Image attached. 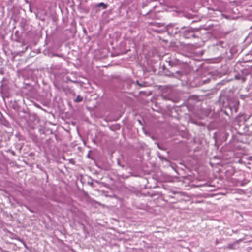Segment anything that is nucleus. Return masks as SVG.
Masks as SVG:
<instances>
[{
  "label": "nucleus",
  "instance_id": "nucleus-10",
  "mask_svg": "<svg viewBox=\"0 0 252 252\" xmlns=\"http://www.w3.org/2000/svg\"><path fill=\"white\" fill-rule=\"evenodd\" d=\"M239 241H236V242H235L234 243H233V244H229L227 246V248L228 249H234L235 248L234 247V245L236 243H238Z\"/></svg>",
  "mask_w": 252,
  "mask_h": 252
},
{
  "label": "nucleus",
  "instance_id": "nucleus-15",
  "mask_svg": "<svg viewBox=\"0 0 252 252\" xmlns=\"http://www.w3.org/2000/svg\"><path fill=\"white\" fill-rule=\"evenodd\" d=\"M158 27H161L162 26L161 23H157L156 24Z\"/></svg>",
  "mask_w": 252,
  "mask_h": 252
},
{
  "label": "nucleus",
  "instance_id": "nucleus-11",
  "mask_svg": "<svg viewBox=\"0 0 252 252\" xmlns=\"http://www.w3.org/2000/svg\"><path fill=\"white\" fill-rule=\"evenodd\" d=\"M136 84L138 86H139L140 87H145V86H146V82H143L142 83H139L138 82V81H136Z\"/></svg>",
  "mask_w": 252,
  "mask_h": 252
},
{
  "label": "nucleus",
  "instance_id": "nucleus-8",
  "mask_svg": "<svg viewBox=\"0 0 252 252\" xmlns=\"http://www.w3.org/2000/svg\"><path fill=\"white\" fill-rule=\"evenodd\" d=\"M111 128L113 130H118L120 128V125L119 124H115L114 126H111Z\"/></svg>",
  "mask_w": 252,
  "mask_h": 252
},
{
  "label": "nucleus",
  "instance_id": "nucleus-7",
  "mask_svg": "<svg viewBox=\"0 0 252 252\" xmlns=\"http://www.w3.org/2000/svg\"><path fill=\"white\" fill-rule=\"evenodd\" d=\"M96 7H102L103 9H106L107 8L108 5L106 4H105V3H103V2H101V3H100L98 4L96 6Z\"/></svg>",
  "mask_w": 252,
  "mask_h": 252
},
{
  "label": "nucleus",
  "instance_id": "nucleus-2",
  "mask_svg": "<svg viewBox=\"0 0 252 252\" xmlns=\"http://www.w3.org/2000/svg\"><path fill=\"white\" fill-rule=\"evenodd\" d=\"M167 62H168L169 65L171 67L180 66L181 64L187 63L186 62H184L182 60L176 58L170 59Z\"/></svg>",
  "mask_w": 252,
  "mask_h": 252
},
{
  "label": "nucleus",
  "instance_id": "nucleus-5",
  "mask_svg": "<svg viewBox=\"0 0 252 252\" xmlns=\"http://www.w3.org/2000/svg\"><path fill=\"white\" fill-rule=\"evenodd\" d=\"M249 74V72L247 70H243L241 71V73H238L235 75V78L237 80H241L242 82H244L246 80V77Z\"/></svg>",
  "mask_w": 252,
  "mask_h": 252
},
{
  "label": "nucleus",
  "instance_id": "nucleus-14",
  "mask_svg": "<svg viewBox=\"0 0 252 252\" xmlns=\"http://www.w3.org/2000/svg\"><path fill=\"white\" fill-rule=\"evenodd\" d=\"M158 148L161 150H164V148L160 146L159 144H158Z\"/></svg>",
  "mask_w": 252,
  "mask_h": 252
},
{
  "label": "nucleus",
  "instance_id": "nucleus-6",
  "mask_svg": "<svg viewBox=\"0 0 252 252\" xmlns=\"http://www.w3.org/2000/svg\"><path fill=\"white\" fill-rule=\"evenodd\" d=\"M166 76L170 77H175L179 78L182 75V73L181 71H176L175 73L171 72L170 71L167 70L165 72Z\"/></svg>",
  "mask_w": 252,
  "mask_h": 252
},
{
  "label": "nucleus",
  "instance_id": "nucleus-9",
  "mask_svg": "<svg viewBox=\"0 0 252 252\" xmlns=\"http://www.w3.org/2000/svg\"><path fill=\"white\" fill-rule=\"evenodd\" d=\"M83 100V97L80 95H78L75 99H74V102L76 103H79Z\"/></svg>",
  "mask_w": 252,
  "mask_h": 252
},
{
  "label": "nucleus",
  "instance_id": "nucleus-4",
  "mask_svg": "<svg viewBox=\"0 0 252 252\" xmlns=\"http://www.w3.org/2000/svg\"><path fill=\"white\" fill-rule=\"evenodd\" d=\"M166 28L168 33L171 35H175L180 32V29L178 27H175L172 24H168Z\"/></svg>",
  "mask_w": 252,
  "mask_h": 252
},
{
  "label": "nucleus",
  "instance_id": "nucleus-13",
  "mask_svg": "<svg viewBox=\"0 0 252 252\" xmlns=\"http://www.w3.org/2000/svg\"><path fill=\"white\" fill-rule=\"evenodd\" d=\"M208 81H209L208 79L204 80H202L203 84L207 83Z\"/></svg>",
  "mask_w": 252,
  "mask_h": 252
},
{
  "label": "nucleus",
  "instance_id": "nucleus-19",
  "mask_svg": "<svg viewBox=\"0 0 252 252\" xmlns=\"http://www.w3.org/2000/svg\"><path fill=\"white\" fill-rule=\"evenodd\" d=\"M216 244H218V240H217L216 241Z\"/></svg>",
  "mask_w": 252,
  "mask_h": 252
},
{
  "label": "nucleus",
  "instance_id": "nucleus-18",
  "mask_svg": "<svg viewBox=\"0 0 252 252\" xmlns=\"http://www.w3.org/2000/svg\"><path fill=\"white\" fill-rule=\"evenodd\" d=\"M26 208L31 212H32L28 207L26 206Z\"/></svg>",
  "mask_w": 252,
  "mask_h": 252
},
{
  "label": "nucleus",
  "instance_id": "nucleus-21",
  "mask_svg": "<svg viewBox=\"0 0 252 252\" xmlns=\"http://www.w3.org/2000/svg\"><path fill=\"white\" fill-rule=\"evenodd\" d=\"M118 164L119 165H120V166H121V165L120 164V163H119V161L118 162Z\"/></svg>",
  "mask_w": 252,
  "mask_h": 252
},
{
  "label": "nucleus",
  "instance_id": "nucleus-12",
  "mask_svg": "<svg viewBox=\"0 0 252 252\" xmlns=\"http://www.w3.org/2000/svg\"><path fill=\"white\" fill-rule=\"evenodd\" d=\"M159 158H160V159H161L162 160H165L166 161H168V160H167V159L165 158H164V157H162V156H159Z\"/></svg>",
  "mask_w": 252,
  "mask_h": 252
},
{
  "label": "nucleus",
  "instance_id": "nucleus-20",
  "mask_svg": "<svg viewBox=\"0 0 252 252\" xmlns=\"http://www.w3.org/2000/svg\"><path fill=\"white\" fill-rule=\"evenodd\" d=\"M172 193H173V194H175V193H176L177 192H175V191H173V192H172Z\"/></svg>",
  "mask_w": 252,
  "mask_h": 252
},
{
  "label": "nucleus",
  "instance_id": "nucleus-3",
  "mask_svg": "<svg viewBox=\"0 0 252 252\" xmlns=\"http://www.w3.org/2000/svg\"><path fill=\"white\" fill-rule=\"evenodd\" d=\"M183 35L185 38L187 39L194 37V29L192 28H188L184 31Z\"/></svg>",
  "mask_w": 252,
  "mask_h": 252
},
{
  "label": "nucleus",
  "instance_id": "nucleus-17",
  "mask_svg": "<svg viewBox=\"0 0 252 252\" xmlns=\"http://www.w3.org/2000/svg\"><path fill=\"white\" fill-rule=\"evenodd\" d=\"M88 184H89V185H90L91 186H93V182H90H90H89V183H88Z\"/></svg>",
  "mask_w": 252,
  "mask_h": 252
},
{
  "label": "nucleus",
  "instance_id": "nucleus-16",
  "mask_svg": "<svg viewBox=\"0 0 252 252\" xmlns=\"http://www.w3.org/2000/svg\"><path fill=\"white\" fill-rule=\"evenodd\" d=\"M2 85L0 86V92H2Z\"/></svg>",
  "mask_w": 252,
  "mask_h": 252
},
{
  "label": "nucleus",
  "instance_id": "nucleus-1",
  "mask_svg": "<svg viewBox=\"0 0 252 252\" xmlns=\"http://www.w3.org/2000/svg\"><path fill=\"white\" fill-rule=\"evenodd\" d=\"M226 44L223 41H219L214 46V51L219 56H222L227 54Z\"/></svg>",
  "mask_w": 252,
  "mask_h": 252
}]
</instances>
